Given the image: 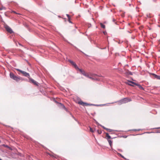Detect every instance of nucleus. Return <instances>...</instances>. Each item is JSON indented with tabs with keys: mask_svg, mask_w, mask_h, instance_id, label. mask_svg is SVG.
<instances>
[{
	"mask_svg": "<svg viewBox=\"0 0 160 160\" xmlns=\"http://www.w3.org/2000/svg\"><path fill=\"white\" fill-rule=\"evenodd\" d=\"M147 18H150L152 17L150 13H147L146 14Z\"/></svg>",
	"mask_w": 160,
	"mask_h": 160,
	"instance_id": "11",
	"label": "nucleus"
},
{
	"mask_svg": "<svg viewBox=\"0 0 160 160\" xmlns=\"http://www.w3.org/2000/svg\"><path fill=\"white\" fill-rule=\"evenodd\" d=\"M5 28L7 31L10 33H12L13 32L12 29L8 25H5Z\"/></svg>",
	"mask_w": 160,
	"mask_h": 160,
	"instance_id": "4",
	"label": "nucleus"
},
{
	"mask_svg": "<svg viewBox=\"0 0 160 160\" xmlns=\"http://www.w3.org/2000/svg\"><path fill=\"white\" fill-rule=\"evenodd\" d=\"M97 131H98V133L99 134H100L102 133V131H99V130H98Z\"/></svg>",
	"mask_w": 160,
	"mask_h": 160,
	"instance_id": "23",
	"label": "nucleus"
},
{
	"mask_svg": "<svg viewBox=\"0 0 160 160\" xmlns=\"http://www.w3.org/2000/svg\"><path fill=\"white\" fill-rule=\"evenodd\" d=\"M3 9L6 10V8L5 7L3 6H2L0 8V10H2Z\"/></svg>",
	"mask_w": 160,
	"mask_h": 160,
	"instance_id": "15",
	"label": "nucleus"
},
{
	"mask_svg": "<svg viewBox=\"0 0 160 160\" xmlns=\"http://www.w3.org/2000/svg\"><path fill=\"white\" fill-rule=\"evenodd\" d=\"M155 77L157 79L160 80V76L155 75Z\"/></svg>",
	"mask_w": 160,
	"mask_h": 160,
	"instance_id": "16",
	"label": "nucleus"
},
{
	"mask_svg": "<svg viewBox=\"0 0 160 160\" xmlns=\"http://www.w3.org/2000/svg\"><path fill=\"white\" fill-rule=\"evenodd\" d=\"M68 21L70 23H72V22L70 20V19H68Z\"/></svg>",
	"mask_w": 160,
	"mask_h": 160,
	"instance_id": "27",
	"label": "nucleus"
},
{
	"mask_svg": "<svg viewBox=\"0 0 160 160\" xmlns=\"http://www.w3.org/2000/svg\"><path fill=\"white\" fill-rule=\"evenodd\" d=\"M68 61L72 65H73L76 69H79L78 67L77 66V65L73 61L70 60H68Z\"/></svg>",
	"mask_w": 160,
	"mask_h": 160,
	"instance_id": "6",
	"label": "nucleus"
},
{
	"mask_svg": "<svg viewBox=\"0 0 160 160\" xmlns=\"http://www.w3.org/2000/svg\"><path fill=\"white\" fill-rule=\"evenodd\" d=\"M128 32L129 33H130V32L129 31H128Z\"/></svg>",
	"mask_w": 160,
	"mask_h": 160,
	"instance_id": "31",
	"label": "nucleus"
},
{
	"mask_svg": "<svg viewBox=\"0 0 160 160\" xmlns=\"http://www.w3.org/2000/svg\"><path fill=\"white\" fill-rule=\"evenodd\" d=\"M29 80L32 83H33L34 85H38V84L37 83V82L35 81L32 78L29 79Z\"/></svg>",
	"mask_w": 160,
	"mask_h": 160,
	"instance_id": "8",
	"label": "nucleus"
},
{
	"mask_svg": "<svg viewBox=\"0 0 160 160\" xmlns=\"http://www.w3.org/2000/svg\"><path fill=\"white\" fill-rule=\"evenodd\" d=\"M66 15L67 16L68 18V19H69L70 18L69 15V14H67Z\"/></svg>",
	"mask_w": 160,
	"mask_h": 160,
	"instance_id": "24",
	"label": "nucleus"
},
{
	"mask_svg": "<svg viewBox=\"0 0 160 160\" xmlns=\"http://www.w3.org/2000/svg\"><path fill=\"white\" fill-rule=\"evenodd\" d=\"M156 129H160V127L158 128H156Z\"/></svg>",
	"mask_w": 160,
	"mask_h": 160,
	"instance_id": "28",
	"label": "nucleus"
},
{
	"mask_svg": "<svg viewBox=\"0 0 160 160\" xmlns=\"http://www.w3.org/2000/svg\"><path fill=\"white\" fill-rule=\"evenodd\" d=\"M75 48L76 49H77V48L76 47H75Z\"/></svg>",
	"mask_w": 160,
	"mask_h": 160,
	"instance_id": "32",
	"label": "nucleus"
},
{
	"mask_svg": "<svg viewBox=\"0 0 160 160\" xmlns=\"http://www.w3.org/2000/svg\"><path fill=\"white\" fill-rule=\"evenodd\" d=\"M129 82L131 83H132L136 85H137V86H138V84L137 83H136V82H133L132 81H129Z\"/></svg>",
	"mask_w": 160,
	"mask_h": 160,
	"instance_id": "13",
	"label": "nucleus"
},
{
	"mask_svg": "<svg viewBox=\"0 0 160 160\" xmlns=\"http://www.w3.org/2000/svg\"><path fill=\"white\" fill-rule=\"evenodd\" d=\"M77 69L84 76L92 79L95 80H99V76L95 74H92L90 76H89V75L86 73L85 72L82 70V69Z\"/></svg>",
	"mask_w": 160,
	"mask_h": 160,
	"instance_id": "1",
	"label": "nucleus"
},
{
	"mask_svg": "<svg viewBox=\"0 0 160 160\" xmlns=\"http://www.w3.org/2000/svg\"><path fill=\"white\" fill-rule=\"evenodd\" d=\"M0 160H2L0 158Z\"/></svg>",
	"mask_w": 160,
	"mask_h": 160,
	"instance_id": "33",
	"label": "nucleus"
},
{
	"mask_svg": "<svg viewBox=\"0 0 160 160\" xmlns=\"http://www.w3.org/2000/svg\"><path fill=\"white\" fill-rule=\"evenodd\" d=\"M16 70H17L18 71L22 73V72L23 71H22V70H20L19 69H16Z\"/></svg>",
	"mask_w": 160,
	"mask_h": 160,
	"instance_id": "22",
	"label": "nucleus"
},
{
	"mask_svg": "<svg viewBox=\"0 0 160 160\" xmlns=\"http://www.w3.org/2000/svg\"><path fill=\"white\" fill-rule=\"evenodd\" d=\"M10 77L11 78L16 81L17 82H18L20 81H22L23 80V79L21 77L17 76L13 73L11 72L10 73Z\"/></svg>",
	"mask_w": 160,
	"mask_h": 160,
	"instance_id": "2",
	"label": "nucleus"
},
{
	"mask_svg": "<svg viewBox=\"0 0 160 160\" xmlns=\"http://www.w3.org/2000/svg\"><path fill=\"white\" fill-rule=\"evenodd\" d=\"M129 84V85H130L132 86V85H131V84Z\"/></svg>",
	"mask_w": 160,
	"mask_h": 160,
	"instance_id": "34",
	"label": "nucleus"
},
{
	"mask_svg": "<svg viewBox=\"0 0 160 160\" xmlns=\"http://www.w3.org/2000/svg\"><path fill=\"white\" fill-rule=\"evenodd\" d=\"M140 130V129H134L132 130V131H139Z\"/></svg>",
	"mask_w": 160,
	"mask_h": 160,
	"instance_id": "21",
	"label": "nucleus"
},
{
	"mask_svg": "<svg viewBox=\"0 0 160 160\" xmlns=\"http://www.w3.org/2000/svg\"><path fill=\"white\" fill-rule=\"evenodd\" d=\"M102 127V128H104V129H105L106 128L105 127H104L103 126H102V125H100Z\"/></svg>",
	"mask_w": 160,
	"mask_h": 160,
	"instance_id": "26",
	"label": "nucleus"
},
{
	"mask_svg": "<svg viewBox=\"0 0 160 160\" xmlns=\"http://www.w3.org/2000/svg\"><path fill=\"white\" fill-rule=\"evenodd\" d=\"M108 143H109L110 145V146L111 147L112 145V141L111 140H110V139H108Z\"/></svg>",
	"mask_w": 160,
	"mask_h": 160,
	"instance_id": "10",
	"label": "nucleus"
},
{
	"mask_svg": "<svg viewBox=\"0 0 160 160\" xmlns=\"http://www.w3.org/2000/svg\"><path fill=\"white\" fill-rule=\"evenodd\" d=\"M60 104L61 105V106L63 108H65V109H66V108L65 107V106L63 104L61 103H60Z\"/></svg>",
	"mask_w": 160,
	"mask_h": 160,
	"instance_id": "18",
	"label": "nucleus"
},
{
	"mask_svg": "<svg viewBox=\"0 0 160 160\" xmlns=\"http://www.w3.org/2000/svg\"><path fill=\"white\" fill-rule=\"evenodd\" d=\"M118 154L119 155V156H121L122 158H125L124 157L122 156V155L121 154L119 153H118Z\"/></svg>",
	"mask_w": 160,
	"mask_h": 160,
	"instance_id": "20",
	"label": "nucleus"
},
{
	"mask_svg": "<svg viewBox=\"0 0 160 160\" xmlns=\"http://www.w3.org/2000/svg\"><path fill=\"white\" fill-rule=\"evenodd\" d=\"M1 140H0V143H1Z\"/></svg>",
	"mask_w": 160,
	"mask_h": 160,
	"instance_id": "35",
	"label": "nucleus"
},
{
	"mask_svg": "<svg viewBox=\"0 0 160 160\" xmlns=\"http://www.w3.org/2000/svg\"><path fill=\"white\" fill-rule=\"evenodd\" d=\"M78 103L79 104L83 106H88V105H94L93 104H89L88 103H87L85 102H83L82 101H80L78 102Z\"/></svg>",
	"mask_w": 160,
	"mask_h": 160,
	"instance_id": "5",
	"label": "nucleus"
},
{
	"mask_svg": "<svg viewBox=\"0 0 160 160\" xmlns=\"http://www.w3.org/2000/svg\"><path fill=\"white\" fill-rule=\"evenodd\" d=\"M138 88L141 89L143 90L144 88L140 84H138Z\"/></svg>",
	"mask_w": 160,
	"mask_h": 160,
	"instance_id": "12",
	"label": "nucleus"
},
{
	"mask_svg": "<svg viewBox=\"0 0 160 160\" xmlns=\"http://www.w3.org/2000/svg\"><path fill=\"white\" fill-rule=\"evenodd\" d=\"M105 129L107 131H108V129H108V128H106Z\"/></svg>",
	"mask_w": 160,
	"mask_h": 160,
	"instance_id": "29",
	"label": "nucleus"
},
{
	"mask_svg": "<svg viewBox=\"0 0 160 160\" xmlns=\"http://www.w3.org/2000/svg\"><path fill=\"white\" fill-rule=\"evenodd\" d=\"M89 128H90V131L91 132H94V131L92 129V128H91L90 127Z\"/></svg>",
	"mask_w": 160,
	"mask_h": 160,
	"instance_id": "17",
	"label": "nucleus"
},
{
	"mask_svg": "<svg viewBox=\"0 0 160 160\" xmlns=\"http://www.w3.org/2000/svg\"><path fill=\"white\" fill-rule=\"evenodd\" d=\"M128 74L130 75H132V73L131 72H128Z\"/></svg>",
	"mask_w": 160,
	"mask_h": 160,
	"instance_id": "25",
	"label": "nucleus"
},
{
	"mask_svg": "<svg viewBox=\"0 0 160 160\" xmlns=\"http://www.w3.org/2000/svg\"><path fill=\"white\" fill-rule=\"evenodd\" d=\"M115 19H113V22H114V21H115Z\"/></svg>",
	"mask_w": 160,
	"mask_h": 160,
	"instance_id": "30",
	"label": "nucleus"
},
{
	"mask_svg": "<svg viewBox=\"0 0 160 160\" xmlns=\"http://www.w3.org/2000/svg\"><path fill=\"white\" fill-rule=\"evenodd\" d=\"M22 73L25 77L28 78L29 76V74L25 71H23L22 72Z\"/></svg>",
	"mask_w": 160,
	"mask_h": 160,
	"instance_id": "7",
	"label": "nucleus"
},
{
	"mask_svg": "<svg viewBox=\"0 0 160 160\" xmlns=\"http://www.w3.org/2000/svg\"><path fill=\"white\" fill-rule=\"evenodd\" d=\"M131 101L132 100L131 99L128 98H122L120 100L117 101V102L118 104L120 105L122 104L126 103Z\"/></svg>",
	"mask_w": 160,
	"mask_h": 160,
	"instance_id": "3",
	"label": "nucleus"
},
{
	"mask_svg": "<svg viewBox=\"0 0 160 160\" xmlns=\"http://www.w3.org/2000/svg\"><path fill=\"white\" fill-rule=\"evenodd\" d=\"M106 137L108 140L111 138V136L109 135L108 133H106Z\"/></svg>",
	"mask_w": 160,
	"mask_h": 160,
	"instance_id": "9",
	"label": "nucleus"
},
{
	"mask_svg": "<svg viewBox=\"0 0 160 160\" xmlns=\"http://www.w3.org/2000/svg\"><path fill=\"white\" fill-rule=\"evenodd\" d=\"M101 27L103 28H105V25L103 24L102 23H101L100 24Z\"/></svg>",
	"mask_w": 160,
	"mask_h": 160,
	"instance_id": "14",
	"label": "nucleus"
},
{
	"mask_svg": "<svg viewBox=\"0 0 160 160\" xmlns=\"http://www.w3.org/2000/svg\"><path fill=\"white\" fill-rule=\"evenodd\" d=\"M112 131H113V130H112V129H109L108 130V132H112Z\"/></svg>",
	"mask_w": 160,
	"mask_h": 160,
	"instance_id": "19",
	"label": "nucleus"
}]
</instances>
